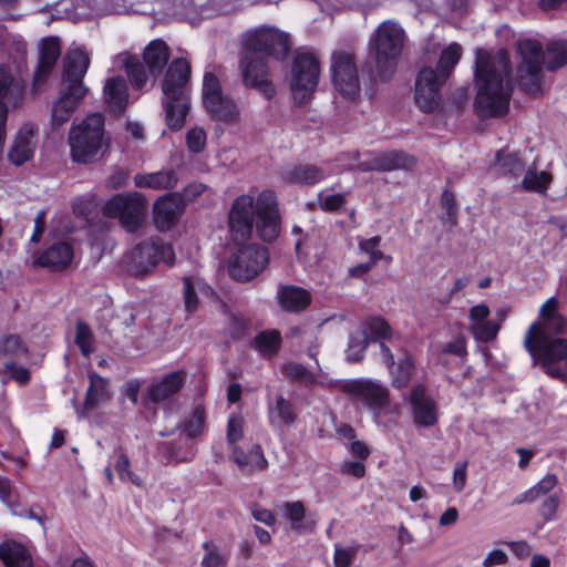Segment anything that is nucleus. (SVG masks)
I'll return each instance as SVG.
<instances>
[{
	"instance_id": "obj_18",
	"label": "nucleus",
	"mask_w": 567,
	"mask_h": 567,
	"mask_svg": "<svg viewBox=\"0 0 567 567\" xmlns=\"http://www.w3.org/2000/svg\"><path fill=\"white\" fill-rule=\"evenodd\" d=\"M380 350L383 363L390 369L393 388H405L415 372L412 355L408 351L402 350V357H399L395 363L394 354L384 341L380 342Z\"/></svg>"
},
{
	"instance_id": "obj_44",
	"label": "nucleus",
	"mask_w": 567,
	"mask_h": 567,
	"mask_svg": "<svg viewBox=\"0 0 567 567\" xmlns=\"http://www.w3.org/2000/svg\"><path fill=\"white\" fill-rule=\"evenodd\" d=\"M205 289H209V287L200 278L193 276L183 278V300L187 313H194L198 309L197 291H204Z\"/></svg>"
},
{
	"instance_id": "obj_15",
	"label": "nucleus",
	"mask_w": 567,
	"mask_h": 567,
	"mask_svg": "<svg viewBox=\"0 0 567 567\" xmlns=\"http://www.w3.org/2000/svg\"><path fill=\"white\" fill-rule=\"evenodd\" d=\"M269 262V252L258 244L245 245L238 249L229 265V274L237 281H248L260 274Z\"/></svg>"
},
{
	"instance_id": "obj_20",
	"label": "nucleus",
	"mask_w": 567,
	"mask_h": 567,
	"mask_svg": "<svg viewBox=\"0 0 567 567\" xmlns=\"http://www.w3.org/2000/svg\"><path fill=\"white\" fill-rule=\"evenodd\" d=\"M184 210L183 199L176 194L161 196L154 204V223L164 231L174 226Z\"/></svg>"
},
{
	"instance_id": "obj_29",
	"label": "nucleus",
	"mask_w": 567,
	"mask_h": 567,
	"mask_svg": "<svg viewBox=\"0 0 567 567\" xmlns=\"http://www.w3.org/2000/svg\"><path fill=\"white\" fill-rule=\"evenodd\" d=\"M178 182L177 173L174 169H165L154 173L136 174L134 183L141 188L173 189Z\"/></svg>"
},
{
	"instance_id": "obj_6",
	"label": "nucleus",
	"mask_w": 567,
	"mask_h": 567,
	"mask_svg": "<svg viewBox=\"0 0 567 567\" xmlns=\"http://www.w3.org/2000/svg\"><path fill=\"white\" fill-rule=\"evenodd\" d=\"M462 47L452 42L442 52L437 70L423 68L415 81V102L424 113L433 112L441 101V87L462 58Z\"/></svg>"
},
{
	"instance_id": "obj_17",
	"label": "nucleus",
	"mask_w": 567,
	"mask_h": 567,
	"mask_svg": "<svg viewBox=\"0 0 567 567\" xmlns=\"http://www.w3.org/2000/svg\"><path fill=\"white\" fill-rule=\"evenodd\" d=\"M413 423L417 427H432L439 422V404L423 383L414 384L409 393Z\"/></svg>"
},
{
	"instance_id": "obj_8",
	"label": "nucleus",
	"mask_w": 567,
	"mask_h": 567,
	"mask_svg": "<svg viewBox=\"0 0 567 567\" xmlns=\"http://www.w3.org/2000/svg\"><path fill=\"white\" fill-rule=\"evenodd\" d=\"M69 143L74 162L95 161L104 145V116L101 113L87 115L80 125L72 127Z\"/></svg>"
},
{
	"instance_id": "obj_64",
	"label": "nucleus",
	"mask_w": 567,
	"mask_h": 567,
	"mask_svg": "<svg viewBox=\"0 0 567 567\" xmlns=\"http://www.w3.org/2000/svg\"><path fill=\"white\" fill-rule=\"evenodd\" d=\"M340 473L355 478H362L365 474V466L360 461H344L340 465Z\"/></svg>"
},
{
	"instance_id": "obj_2",
	"label": "nucleus",
	"mask_w": 567,
	"mask_h": 567,
	"mask_svg": "<svg viewBox=\"0 0 567 567\" xmlns=\"http://www.w3.org/2000/svg\"><path fill=\"white\" fill-rule=\"evenodd\" d=\"M228 225L235 241L251 237L254 227L264 241H274L280 231V216L276 193L265 189L255 197V189L236 197L228 213Z\"/></svg>"
},
{
	"instance_id": "obj_10",
	"label": "nucleus",
	"mask_w": 567,
	"mask_h": 567,
	"mask_svg": "<svg viewBox=\"0 0 567 567\" xmlns=\"http://www.w3.org/2000/svg\"><path fill=\"white\" fill-rule=\"evenodd\" d=\"M342 390L367 409L377 424L381 423L382 415L393 411L390 390L380 381L353 379L347 381Z\"/></svg>"
},
{
	"instance_id": "obj_56",
	"label": "nucleus",
	"mask_w": 567,
	"mask_h": 567,
	"mask_svg": "<svg viewBox=\"0 0 567 567\" xmlns=\"http://www.w3.org/2000/svg\"><path fill=\"white\" fill-rule=\"evenodd\" d=\"M186 144L190 152L200 153L206 145V133L202 127H194L186 134Z\"/></svg>"
},
{
	"instance_id": "obj_35",
	"label": "nucleus",
	"mask_w": 567,
	"mask_h": 567,
	"mask_svg": "<svg viewBox=\"0 0 567 567\" xmlns=\"http://www.w3.org/2000/svg\"><path fill=\"white\" fill-rule=\"evenodd\" d=\"M281 333L277 329L260 331L252 341L254 349L264 358L274 357L281 348Z\"/></svg>"
},
{
	"instance_id": "obj_11",
	"label": "nucleus",
	"mask_w": 567,
	"mask_h": 567,
	"mask_svg": "<svg viewBox=\"0 0 567 567\" xmlns=\"http://www.w3.org/2000/svg\"><path fill=\"white\" fill-rule=\"evenodd\" d=\"M320 78V64L316 55L308 51L296 53L291 65L290 89L298 104L307 102L316 91Z\"/></svg>"
},
{
	"instance_id": "obj_28",
	"label": "nucleus",
	"mask_w": 567,
	"mask_h": 567,
	"mask_svg": "<svg viewBox=\"0 0 567 567\" xmlns=\"http://www.w3.org/2000/svg\"><path fill=\"white\" fill-rule=\"evenodd\" d=\"M104 100L114 113H122L128 100L126 81L122 76H114L105 82L103 89Z\"/></svg>"
},
{
	"instance_id": "obj_13",
	"label": "nucleus",
	"mask_w": 567,
	"mask_h": 567,
	"mask_svg": "<svg viewBox=\"0 0 567 567\" xmlns=\"http://www.w3.org/2000/svg\"><path fill=\"white\" fill-rule=\"evenodd\" d=\"M103 210L105 216L117 218L123 228L134 233L143 223L146 204L142 195L137 193L118 194L105 204Z\"/></svg>"
},
{
	"instance_id": "obj_9",
	"label": "nucleus",
	"mask_w": 567,
	"mask_h": 567,
	"mask_svg": "<svg viewBox=\"0 0 567 567\" xmlns=\"http://www.w3.org/2000/svg\"><path fill=\"white\" fill-rule=\"evenodd\" d=\"M126 270L134 277H143L159 264L173 265L175 251L171 244L161 238H151L136 245L124 256Z\"/></svg>"
},
{
	"instance_id": "obj_22",
	"label": "nucleus",
	"mask_w": 567,
	"mask_h": 567,
	"mask_svg": "<svg viewBox=\"0 0 567 567\" xmlns=\"http://www.w3.org/2000/svg\"><path fill=\"white\" fill-rule=\"evenodd\" d=\"M185 373L175 371L154 380L147 389V396L154 403H161L175 395L184 385Z\"/></svg>"
},
{
	"instance_id": "obj_39",
	"label": "nucleus",
	"mask_w": 567,
	"mask_h": 567,
	"mask_svg": "<svg viewBox=\"0 0 567 567\" xmlns=\"http://www.w3.org/2000/svg\"><path fill=\"white\" fill-rule=\"evenodd\" d=\"M295 405L282 395L276 398L275 404L269 406V421L272 425H289L296 422Z\"/></svg>"
},
{
	"instance_id": "obj_23",
	"label": "nucleus",
	"mask_w": 567,
	"mask_h": 567,
	"mask_svg": "<svg viewBox=\"0 0 567 567\" xmlns=\"http://www.w3.org/2000/svg\"><path fill=\"white\" fill-rule=\"evenodd\" d=\"M60 55L61 44L58 38H47L42 41L39 63L34 73L35 83L41 84L47 81Z\"/></svg>"
},
{
	"instance_id": "obj_43",
	"label": "nucleus",
	"mask_w": 567,
	"mask_h": 567,
	"mask_svg": "<svg viewBox=\"0 0 567 567\" xmlns=\"http://www.w3.org/2000/svg\"><path fill=\"white\" fill-rule=\"evenodd\" d=\"M89 379L90 385L86 391L84 408L94 410L106 399L107 380L95 372L90 373Z\"/></svg>"
},
{
	"instance_id": "obj_51",
	"label": "nucleus",
	"mask_w": 567,
	"mask_h": 567,
	"mask_svg": "<svg viewBox=\"0 0 567 567\" xmlns=\"http://www.w3.org/2000/svg\"><path fill=\"white\" fill-rule=\"evenodd\" d=\"M453 354L464 361L467 355L466 341L463 336H457L453 340L441 346V351L437 354V362L444 364L445 355Z\"/></svg>"
},
{
	"instance_id": "obj_1",
	"label": "nucleus",
	"mask_w": 567,
	"mask_h": 567,
	"mask_svg": "<svg viewBox=\"0 0 567 567\" xmlns=\"http://www.w3.org/2000/svg\"><path fill=\"white\" fill-rule=\"evenodd\" d=\"M511 74V60L506 50L501 49L494 54L482 48L475 50V110L478 116L494 117L507 113L513 92Z\"/></svg>"
},
{
	"instance_id": "obj_4",
	"label": "nucleus",
	"mask_w": 567,
	"mask_h": 567,
	"mask_svg": "<svg viewBox=\"0 0 567 567\" xmlns=\"http://www.w3.org/2000/svg\"><path fill=\"white\" fill-rule=\"evenodd\" d=\"M90 66V56L83 48H71L63 60L62 87L52 104L53 127L65 124L89 93L83 79Z\"/></svg>"
},
{
	"instance_id": "obj_57",
	"label": "nucleus",
	"mask_w": 567,
	"mask_h": 567,
	"mask_svg": "<svg viewBox=\"0 0 567 567\" xmlns=\"http://www.w3.org/2000/svg\"><path fill=\"white\" fill-rule=\"evenodd\" d=\"M18 361H6L3 372H7L12 380L21 385L27 384L30 381V371L17 363Z\"/></svg>"
},
{
	"instance_id": "obj_55",
	"label": "nucleus",
	"mask_w": 567,
	"mask_h": 567,
	"mask_svg": "<svg viewBox=\"0 0 567 567\" xmlns=\"http://www.w3.org/2000/svg\"><path fill=\"white\" fill-rule=\"evenodd\" d=\"M381 243L380 236H374L369 239H363L359 243V248L362 252L369 255L370 261L377 264L383 258V252L379 249Z\"/></svg>"
},
{
	"instance_id": "obj_46",
	"label": "nucleus",
	"mask_w": 567,
	"mask_h": 567,
	"mask_svg": "<svg viewBox=\"0 0 567 567\" xmlns=\"http://www.w3.org/2000/svg\"><path fill=\"white\" fill-rule=\"evenodd\" d=\"M205 420L206 414L204 408L197 405L183 423L177 424V429L182 430L188 440H193L204 433Z\"/></svg>"
},
{
	"instance_id": "obj_54",
	"label": "nucleus",
	"mask_w": 567,
	"mask_h": 567,
	"mask_svg": "<svg viewBox=\"0 0 567 567\" xmlns=\"http://www.w3.org/2000/svg\"><path fill=\"white\" fill-rule=\"evenodd\" d=\"M223 95L218 78L214 73H205L203 80V103H212L213 100Z\"/></svg>"
},
{
	"instance_id": "obj_58",
	"label": "nucleus",
	"mask_w": 567,
	"mask_h": 567,
	"mask_svg": "<svg viewBox=\"0 0 567 567\" xmlns=\"http://www.w3.org/2000/svg\"><path fill=\"white\" fill-rule=\"evenodd\" d=\"M244 421L240 415L231 414L228 417L227 423V442L230 445L236 444L239 440L243 439L244 430H243Z\"/></svg>"
},
{
	"instance_id": "obj_52",
	"label": "nucleus",
	"mask_w": 567,
	"mask_h": 567,
	"mask_svg": "<svg viewBox=\"0 0 567 567\" xmlns=\"http://www.w3.org/2000/svg\"><path fill=\"white\" fill-rule=\"evenodd\" d=\"M501 329V322L487 320L484 322L473 323L471 327L474 338L480 342L493 341Z\"/></svg>"
},
{
	"instance_id": "obj_40",
	"label": "nucleus",
	"mask_w": 567,
	"mask_h": 567,
	"mask_svg": "<svg viewBox=\"0 0 567 567\" xmlns=\"http://www.w3.org/2000/svg\"><path fill=\"white\" fill-rule=\"evenodd\" d=\"M110 463L122 482H131L135 486H141L142 480L131 471V461L123 447L114 449L113 454L110 456Z\"/></svg>"
},
{
	"instance_id": "obj_42",
	"label": "nucleus",
	"mask_w": 567,
	"mask_h": 567,
	"mask_svg": "<svg viewBox=\"0 0 567 567\" xmlns=\"http://www.w3.org/2000/svg\"><path fill=\"white\" fill-rule=\"evenodd\" d=\"M207 112L215 118L224 122H234L238 117V109L235 101L228 96L220 95L218 99L204 105Z\"/></svg>"
},
{
	"instance_id": "obj_27",
	"label": "nucleus",
	"mask_w": 567,
	"mask_h": 567,
	"mask_svg": "<svg viewBox=\"0 0 567 567\" xmlns=\"http://www.w3.org/2000/svg\"><path fill=\"white\" fill-rule=\"evenodd\" d=\"M72 258V247L64 241H60L44 250L35 260V264L42 267L60 270L68 267L71 264Z\"/></svg>"
},
{
	"instance_id": "obj_60",
	"label": "nucleus",
	"mask_w": 567,
	"mask_h": 567,
	"mask_svg": "<svg viewBox=\"0 0 567 567\" xmlns=\"http://www.w3.org/2000/svg\"><path fill=\"white\" fill-rule=\"evenodd\" d=\"M248 457H249V466H248L249 473H251L254 471H264L268 465V462L264 455L262 449L259 444L252 445V447L250 449V451L248 453Z\"/></svg>"
},
{
	"instance_id": "obj_32",
	"label": "nucleus",
	"mask_w": 567,
	"mask_h": 567,
	"mask_svg": "<svg viewBox=\"0 0 567 567\" xmlns=\"http://www.w3.org/2000/svg\"><path fill=\"white\" fill-rule=\"evenodd\" d=\"M493 169L496 175L504 177H518L525 169V162L515 153H505L503 150L495 155Z\"/></svg>"
},
{
	"instance_id": "obj_19",
	"label": "nucleus",
	"mask_w": 567,
	"mask_h": 567,
	"mask_svg": "<svg viewBox=\"0 0 567 567\" xmlns=\"http://www.w3.org/2000/svg\"><path fill=\"white\" fill-rule=\"evenodd\" d=\"M329 175L322 166L309 163L286 165L280 173L285 183L308 187L323 182Z\"/></svg>"
},
{
	"instance_id": "obj_30",
	"label": "nucleus",
	"mask_w": 567,
	"mask_h": 567,
	"mask_svg": "<svg viewBox=\"0 0 567 567\" xmlns=\"http://www.w3.org/2000/svg\"><path fill=\"white\" fill-rule=\"evenodd\" d=\"M285 517L289 520L292 530L298 534L311 533L316 528V520L306 516V507L302 502H287L282 505Z\"/></svg>"
},
{
	"instance_id": "obj_63",
	"label": "nucleus",
	"mask_w": 567,
	"mask_h": 567,
	"mask_svg": "<svg viewBox=\"0 0 567 567\" xmlns=\"http://www.w3.org/2000/svg\"><path fill=\"white\" fill-rule=\"evenodd\" d=\"M441 203H442L443 209L445 210V213L447 215L449 223L451 225H456L457 209H456L455 198H454L453 193L445 189L441 196Z\"/></svg>"
},
{
	"instance_id": "obj_37",
	"label": "nucleus",
	"mask_w": 567,
	"mask_h": 567,
	"mask_svg": "<svg viewBox=\"0 0 567 567\" xmlns=\"http://www.w3.org/2000/svg\"><path fill=\"white\" fill-rule=\"evenodd\" d=\"M158 452L167 464L189 462L195 455L193 445L187 441L184 443L163 442L158 445Z\"/></svg>"
},
{
	"instance_id": "obj_47",
	"label": "nucleus",
	"mask_w": 567,
	"mask_h": 567,
	"mask_svg": "<svg viewBox=\"0 0 567 567\" xmlns=\"http://www.w3.org/2000/svg\"><path fill=\"white\" fill-rule=\"evenodd\" d=\"M550 182L551 176L548 173L529 167L522 181V189L544 194Z\"/></svg>"
},
{
	"instance_id": "obj_62",
	"label": "nucleus",
	"mask_w": 567,
	"mask_h": 567,
	"mask_svg": "<svg viewBox=\"0 0 567 567\" xmlns=\"http://www.w3.org/2000/svg\"><path fill=\"white\" fill-rule=\"evenodd\" d=\"M560 499L556 494H553L545 498L540 505L539 514L546 522L555 519L556 512L558 509Z\"/></svg>"
},
{
	"instance_id": "obj_5",
	"label": "nucleus",
	"mask_w": 567,
	"mask_h": 567,
	"mask_svg": "<svg viewBox=\"0 0 567 567\" xmlns=\"http://www.w3.org/2000/svg\"><path fill=\"white\" fill-rule=\"evenodd\" d=\"M190 65L183 59L173 60L162 80V105L166 124L171 130H181L190 107Z\"/></svg>"
},
{
	"instance_id": "obj_59",
	"label": "nucleus",
	"mask_w": 567,
	"mask_h": 567,
	"mask_svg": "<svg viewBox=\"0 0 567 567\" xmlns=\"http://www.w3.org/2000/svg\"><path fill=\"white\" fill-rule=\"evenodd\" d=\"M367 327L372 334L381 339H386L391 333L389 323L379 316L368 318Z\"/></svg>"
},
{
	"instance_id": "obj_21",
	"label": "nucleus",
	"mask_w": 567,
	"mask_h": 567,
	"mask_svg": "<svg viewBox=\"0 0 567 567\" xmlns=\"http://www.w3.org/2000/svg\"><path fill=\"white\" fill-rule=\"evenodd\" d=\"M414 163V158L409 154L400 151H391L375 154L369 162H362L360 164V169L363 172H389L394 169L409 168Z\"/></svg>"
},
{
	"instance_id": "obj_53",
	"label": "nucleus",
	"mask_w": 567,
	"mask_h": 567,
	"mask_svg": "<svg viewBox=\"0 0 567 567\" xmlns=\"http://www.w3.org/2000/svg\"><path fill=\"white\" fill-rule=\"evenodd\" d=\"M281 371L287 378L295 382L310 384L315 381L312 373L300 363H286Z\"/></svg>"
},
{
	"instance_id": "obj_25",
	"label": "nucleus",
	"mask_w": 567,
	"mask_h": 567,
	"mask_svg": "<svg viewBox=\"0 0 567 567\" xmlns=\"http://www.w3.org/2000/svg\"><path fill=\"white\" fill-rule=\"evenodd\" d=\"M34 133V127L31 124L24 125L19 131L8 154L14 165H22L32 157L35 148Z\"/></svg>"
},
{
	"instance_id": "obj_50",
	"label": "nucleus",
	"mask_w": 567,
	"mask_h": 567,
	"mask_svg": "<svg viewBox=\"0 0 567 567\" xmlns=\"http://www.w3.org/2000/svg\"><path fill=\"white\" fill-rule=\"evenodd\" d=\"M317 202L320 209L328 213L340 210L346 204V196L341 193H330L329 189H322L317 195Z\"/></svg>"
},
{
	"instance_id": "obj_3",
	"label": "nucleus",
	"mask_w": 567,
	"mask_h": 567,
	"mask_svg": "<svg viewBox=\"0 0 567 567\" xmlns=\"http://www.w3.org/2000/svg\"><path fill=\"white\" fill-rule=\"evenodd\" d=\"M551 332L567 333V318L558 313L546 322H533L525 333L524 347L546 374L561 379L566 372L555 363L567 360V338L553 337Z\"/></svg>"
},
{
	"instance_id": "obj_45",
	"label": "nucleus",
	"mask_w": 567,
	"mask_h": 567,
	"mask_svg": "<svg viewBox=\"0 0 567 567\" xmlns=\"http://www.w3.org/2000/svg\"><path fill=\"white\" fill-rule=\"evenodd\" d=\"M567 64V41L548 42L545 50V65L548 71L558 70Z\"/></svg>"
},
{
	"instance_id": "obj_7",
	"label": "nucleus",
	"mask_w": 567,
	"mask_h": 567,
	"mask_svg": "<svg viewBox=\"0 0 567 567\" xmlns=\"http://www.w3.org/2000/svg\"><path fill=\"white\" fill-rule=\"evenodd\" d=\"M405 32L395 21L388 20L379 24L369 40L370 56L375 64L378 76L382 81L394 74L404 45Z\"/></svg>"
},
{
	"instance_id": "obj_41",
	"label": "nucleus",
	"mask_w": 567,
	"mask_h": 567,
	"mask_svg": "<svg viewBox=\"0 0 567 567\" xmlns=\"http://www.w3.org/2000/svg\"><path fill=\"white\" fill-rule=\"evenodd\" d=\"M120 58L132 86L136 90H142L148 80L145 65L136 55L124 53Z\"/></svg>"
},
{
	"instance_id": "obj_24",
	"label": "nucleus",
	"mask_w": 567,
	"mask_h": 567,
	"mask_svg": "<svg viewBox=\"0 0 567 567\" xmlns=\"http://www.w3.org/2000/svg\"><path fill=\"white\" fill-rule=\"evenodd\" d=\"M277 299L287 312H301L311 303V293L305 288L287 285L279 287Z\"/></svg>"
},
{
	"instance_id": "obj_16",
	"label": "nucleus",
	"mask_w": 567,
	"mask_h": 567,
	"mask_svg": "<svg viewBox=\"0 0 567 567\" xmlns=\"http://www.w3.org/2000/svg\"><path fill=\"white\" fill-rule=\"evenodd\" d=\"M331 72L338 92L348 100H354L360 93V80L353 55L344 51L333 52Z\"/></svg>"
},
{
	"instance_id": "obj_36",
	"label": "nucleus",
	"mask_w": 567,
	"mask_h": 567,
	"mask_svg": "<svg viewBox=\"0 0 567 567\" xmlns=\"http://www.w3.org/2000/svg\"><path fill=\"white\" fill-rule=\"evenodd\" d=\"M517 52L520 58L519 65L542 66L545 63V51L539 41L522 39L517 42Z\"/></svg>"
},
{
	"instance_id": "obj_34",
	"label": "nucleus",
	"mask_w": 567,
	"mask_h": 567,
	"mask_svg": "<svg viewBox=\"0 0 567 567\" xmlns=\"http://www.w3.org/2000/svg\"><path fill=\"white\" fill-rule=\"evenodd\" d=\"M10 83L9 78L0 75V147L6 138V124L8 116V106L19 103V90L17 86H6Z\"/></svg>"
},
{
	"instance_id": "obj_49",
	"label": "nucleus",
	"mask_w": 567,
	"mask_h": 567,
	"mask_svg": "<svg viewBox=\"0 0 567 567\" xmlns=\"http://www.w3.org/2000/svg\"><path fill=\"white\" fill-rule=\"evenodd\" d=\"M74 341L84 357H89L94 351V336L89 324L83 321L76 322Z\"/></svg>"
},
{
	"instance_id": "obj_61",
	"label": "nucleus",
	"mask_w": 567,
	"mask_h": 567,
	"mask_svg": "<svg viewBox=\"0 0 567 567\" xmlns=\"http://www.w3.org/2000/svg\"><path fill=\"white\" fill-rule=\"evenodd\" d=\"M557 476L555 474H546L537 484L529 489L533 492L535 499L548 494L557 485Z\"/></svg>"
},
{
	"instance_id": "obj_38",
	"label": "nucleus",
	"mask_w": 567,
	"mask_h": 567,
	"mask_svg": "<svg viewBox=\"0 0 567 567\" xmlns=\"http://www.w3.org/2000/svg\"><path fill=\"white\" fill-rule=\"evenodd\" d=\"M29 353L28 347L18 334H8L0 338V363L19 361Z\"/></svg>"
},
{
	"instance_id": "obj_33",
	"label": "nucleus",
	"mask_w": 567,
	"mask_h": 567,
	"mask_svg": "<svg viewBox=\"0 0 567 567\" xmlns=\"http://www.w3.org/2000/svg\"><path fill=\"white\" fill-rule=\"evenodd\" d=\"M542 79V66L518 65V85L528 95L537 96L544 93Z\"/></svg>"
},
{
	"instance_id": "obj_48",
	"label": "nucleus",
	"mask_w": 567,
	"mask_h": 567,
	"mask_svg": "<svg viewBox=\"0 0 567 567\" xmlns=\"http://www.w3.org/2000/svg\"><path fill=\"white\" fill-rule=\"evenodd\" d=\"M369 340L365 331L358 334H350L348 348L346 350L347 361L350 363L359 362L363 359Z\"/></svg>"
},
{
	"instance_id": "obj_14",
	"label": "nucleus",
	"mask_w": 567,
	"mask_h": 567,
	"mask_svg": "<svg viewBox=\"0 0 567 567\" xmlns=\"http://www.w3.org/2000/svg\"><path fill=\"white\" fill-rule=\"evenodd\" d=\"M243 83L248 89H255L265 99L271 100L276 89L270 80L268 64L264 56L246 51L239 61Z\"/></svg>"
},
{
	"instance_id": "obj_26",
	"label": "nucleus",
	"mask_w": 567,
	"mask_h": 567,
	"mask_svg": "<svg viewBox=\"0 0 567 567\" xmlns=\"http://www.w3.org/2000/svg\"><path fill=\"white\" fill-rule=\"evenodd\" d=\"M169 56V48L162 39L151 41L143 52V60L150 74L154 78L158 76L163 72V69L168 63Z\"/></svg>"
},
{
	"instance_id": "obj_31",
	"label": "nucleus",
	"mask_w": 567,
	"mask_h": 567,
	"mask_svg": "<svg viewBox=\"0 0 567 567\" xmlns=\"http://www.w3.org/2000/svg\"><path fill=\"white\" fill-rule=\"evenodd\" d=\"M0 559L6 567H32L30 553L14 540H4L0 545Z\"/></svg>"
},
{
	"instance_id": "obj_12",
	"label": "nucleus",
	"mask_w": 567,
	"mask_h": 567,
	"mask_svg": "<svg viewBox=\"0 0 567 567\" xmlns=\"http://www.w3.org/2000/svg\"><path fill=\"white\" fill-rule=\"evenodd\" d=\"M243 44L251 53H262L277 60H284L290 51L289 35L272 27L247 31L243 37Z\"/></svg>"
}]
</instances>
